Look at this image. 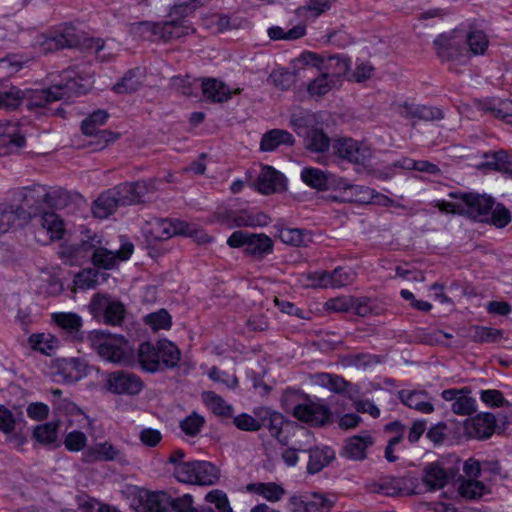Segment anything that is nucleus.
Here are the masks:
<instances>
[{
  "label": "nucleus",
  "mask_w": 512,
  "mask_h": 512,
  "mask_svg": "<svg viewBox=\"0 0 512 512\" xmlns=\"http://www.w3.org/2000/svg\"><path fill=\"white\" fill-rule=\"evenodd\" d=\"M171 316L165 309H160L145 316V323L153 330L169 329L172 321Z\"/></svg>",
  "instance_id": "0e129e2a"
},
{
  "label": "nucleus",
  "mask_w": 512,
  "mask_h": 512,
  "mask_svg": "<svg viewBox=\"0 0 512 512\" xmlns=\"http://www.w3.org/2000/svg\"><path fill=\"white\" fill-rule=\"evenodd\" d=\"M23 104V90L12 86L0 91V109L15 110Z\"/></svg>",
  "instance_id": "864d4df0"
},
{
  "label": "nucleus",
  "mask_w": 512,
  "mask_h": 512,
  "mask_svg": "<svg viewBox=\"0 0 512 512\" xmlns=\"http://www.w3.org/2000/svg\"><path fill=\"white\" fill-rule=\"evenodd\" d=\"M158 352V342L154 345L151 342L140 344L138 349V361L142 370L148 373L164 371Z\"/></svg>",
  "instance_id": "7c9ffc66"
},
{
  "label": "nucleus",
  "mask_w": 512,
  "mask_h": 512,
  "mask_svg": "<svg viewBox=\"0 0 512 512\" xmlns=\"http://www.w3.org/2000/svg\"><path fill=\"white\" fill-rule=\"evenodd\" d=\"M352 310L361 317L378 316L386 311V305L376 298H353Z\"/></svg>",
  "instance_id": "4c0bfd02"
},
{
  "label": "nucleus",
  "mask_w": 512,
  "mask_h": 512,
  "mask_svg": "<svg viewBox=\"0 0 512 512\" xmlns=\"http://www.w3.org/2000/svg\"><path fill=\"white\" fill-rule=\"evenodd\" d=\"M89 309L95 318L102 317L104 322L110 325H119L124 319V305L110 298L96 294L90 301Z\"/></svg>",
  "instance_id": "f3484780"
},
{
  "label": "nucleus",
  "mask_w": 512,
  "mask_h": 512,
  "mask_svg": "<svg viewBox=\"0 0 512 512\" xmlns=\"http://www.w3.org/2000/svg\"><path fill=\"white\" fill-rule=\"evenodd\" d=\"M303 398V402L291 407L295 418L312 426H323L331 422L332 414L325 404L315 402L306 395Z\"/></svg>",
  "instance_id": "dca6fc26"
},
{
  "label": "nucleus",
  "mask_w": 512,
  "mask_h": 512,
  "mask_svg": "<svg viewBox=\"0 0 512 512\" xmlns=\"http://www.w3.org/2000/svg\"><path fill=\"white\" fill-rule=\"evenodd\" d=\"M470 337L475 343H495L503 337V330L485 326H471Z\"/></svg>",
  "instance_id": "de8ad7c7"
},
{
  "label": "nucleus",
  "mask_w": 512,
  "mask_h": 512,
  "mask_svg": "<svg viewBox=\"0 0 512 512\" xmlns=\"http://www.w3.org/2000/svg\"><path fill=\"white\" fill-rule=\"evenodd\" d=\"M339 83L334 78L329 77L324 72L311 80L307 85V92L311 97H323L331 90L337 88Z\"/></svg>",
  "instance_id": "79ce46f5"
},
{
  "label": "nucleus",
  "mask_w": 512,
  "mask_h": 512,
  "mask_svg": "<svg viewBox=\"0 0 512 512\" xmlns=\"http://www.w3.org/2000/svg\"><path fill=\"white\" fill-rule=\"evenodd\" d=\"M58 422H48L35 427L33 438L44 445L54 444L57 440Z\"/></svg>",
  "instance_id": "603ef678"
},
{
  "label": "nucleus",
  "mask_w": 512,
  "mask_h": 512,
  "mask_svg": "<svg viewBox=\"0 0 512 512\" xmlns=\"http://www.w3.org/2000/svg\"><path fill=\"white\" fill-rule=\"evenodd\" d=\"M402 117L416 121H438L444 118L443 111L435 106L407 103L400 105Z\"/></svg>",
  "instance_id": "b1692460"
},
{
  "label": "nucleus",
  "mask_w": 512,
  "mask_h": 512,
  "mask_svg": "<svg viewBox=\"0 0 512 512\" xmlns=\"http://www.w3.org/2000/svg\"><path fill=\"white\" fill-rule=\"evenodd\" d=\"M465 45L469 50V55H482L488 48L489 41L483 31L473 30L464 33Z\"/></svg>",
  "instance_id": "8fccbe9b"
},
{
  "label": "nucleus",
  "mask_w": 512,
  "mask_h": 512,
  "mask_svg": "<svg viewBox=\"0 0 512 512\" xmlns=\"http://www.w3.org/2000/svg\"><path fill=\"white\" fill-rule=\"evenodd\" d=\"M373 443L374 440L368 433L350 437L345 441L341 455L350 460H363L366 458V449Z\"/></svg>",
  "instance_id": "cd10ccee"
},
{
  "label": "nucleus",
  "mask_w": 512,
  "mask_h": 512,
  "mask_svg": "<svg viewBox=\"0 0 512 512\" xmlns=\"http://www.w3.org/2000/svg\"><path fill=\"white\" fill-rule=\"evenodd\" d=\"M305 146L312 152H324L330 146V139L322 130L310 129L305 138Z\"/></svg>",
  "instance_id": "3c124183"
},
{
  "label": "nucleus",
  "mask_w": 512,
  "mask_h": 512,
  "mask_svg": "<svg viewBox=\"0 0 512 512\" xmlns=\"http://www.w3.org/2000/svg\"><path fill=\"white\" fill-rule=\"evenodd\" d=\"M159 184L160 181L154 179L126 182L117 187V192H153L162 189Z\"/></svg>",
  "instance_id": "bf43d9fd"
},
{
  "label": "nucleus",
  "mask_w": 512,
  "mask_h": 512,
  "mask_svg": "<svg viewBox=\"0 0 512 512\" xmlns=\"http://www.w3.org/2000/svg\"><path fill=\"white\" fill-rule=\"evenodd\" d=\"M319 381L322 386L328 388L335 393H341L346 390L351 384L344 380L341 376L321 373L318 375Z\"/></svg>",
  "instance_id": "69168bd1"
},
{
  "label": "nucleus",
  "mask_w": 512,
  "mask_h": 512,
  "mask_svg": "<svg viewBox=\"0 0 512 512\" xmlns=\"http://www.w3.org/2000/svg\"><path fill=\"white\" fill-rule=\"evenodd\" d=\"M378 491L386 496L411 495L421 493L418 479L411 475L401 477L385 476L378 482Z\"/></svg>",
  "instance_id": "6ab92c4d"
},
{
  "label": "nucleus",
  "mask_w": 512,
  "mask_h": 512,
  "mask_svg": "<svg viewBox=\"0 0 512 512\" xmlns=\"http://www.w3.org/2000/svg\"><path fill=\"white\" fill-rule=\"evenodd\" d=\"M139 512H168L171 495L164 491H141L138 496Z\"/></svg>",
  "instance_id": "5701e85b"
},
{
  "label": "nucleus",
  "mask_w": 512,
  "mask_h": 512,
  "mask_svg": "<svg viewBox=\"0 0 512 512\" xmlns=\"http://www.w3.org/2000/svg\"><path fill=\"white\" fill-rule=\"evenodd\" d=\"M202 400L206 406L216 415L222 417H231L233 407L227 404L224 399L213 391H205L202 393Z\"/></svg>",
  "instance_id": "a18cd8bd"
},
{
  "label": "nucleus",
  "mask_w": 512,
  "mask_h": 512,
  "mask_svg": "<svg viewBox=\"0 0 512 512\" xmlns=\"http://www.w3.org/2000/svg\"><path fill=\"white\" fill-rule=\"evenodd\" d=\"M301 179L310 188L317 191L329 189V181L327 175L318 168H304L301 171Z\"/></svg>",
  "instance_id": "49530a36"
},
{
  "label": "nucleus",
  "mask_w": 512,
  "mask_h": 512,
  "mask_svg": "<svg viewBox=\"0 0 512 512\" xmlns=\"http://www.w3.org/2000/svg\"><path fill=\"white\" fill-rule=\"evenodd\" d=\"M218 220L229 227H261L266 226L270 217L263 213H254L245 207L238 206L234 200H230L226 206H220L215 212Z\"/></svg>",
  "instance_id": "39448f33"
},
{
  "label": "nucleus",
  "mask_w": 512,
  "mask_h": 512,
  "mask_svg": "<svg viewBox=\"0 0 512 512\" xmlns=\"http://www.w3.org/2000/svg\"><path fill=\"white\" fill-rule=\"evenodd\" d=\"M201 88L206 99L214 103L227 102L233 93L227 84L214 78L204 79ZM240 91L236 89L234 93H240Z\"/></svg>",
  "instance_id": "c756f323"
},
{
  "label": "nucleus",
  "mask_w": 512,
  "mask_h": 512,
  "mask_svg": "<svg viewBox=\"0 0 512 512\" xmlns=\"http://www.w3.org/2000/svg\"><path fill=\"white\" fill-rule=\"evenodd\" d=\"M88 340L91 347L106 361L126 364L130 360L128 341L122 335L92 331Z\"/></svg>",
  "instance_id": "20e7f679"
},
{
  "label": "nucleus",
  "mask_w": 512,
  "mask_h": 512,
  "mask_svg": "<svg viewBox=\"0 0 512 512\" xmlns=\"http://www.w3.org/2000/svg\"><path fill=\"white\" fill-rule=\"evenodd\" d=\"M307 473L316 474L335 459V451L329 446H312L308 452Z\"/></svg>",
  "instance_id": "473e14b6"
},
{
  "label": "nucleus",
  "mask_w": 512,
  "mask_h": 512,
  "mask_svg": "<svg viewBox=\"0 0 512 512\" xmlns=\"http://www.w3.org/2000/svg\"><path fill=\"white\" fill-rule=\"evenodd\" d=\"M460 202H441L439 208L447 213L466 215L470 219L484 223L494 205V199L488 194H450Z\"/></svg>",
  "instance_id": "7ed1b4c3"
},
{
  "label": "nucleus",
  "mask_w": 512,
  "mask_h": 512,
  "mask_svg": "<svg viewBox=\"0 0 512 512\" xmlns=\"http://www.w3.org/2000/svg\"><path fill=\"white\" fill-rule=\"evenodd\" d=\"M90 261L95 267L102 269H113L118 263L116 254L103 246L96 250Z\"/></svg>",
  "instance_id": "052dcab7"
},
{
  "label": "nucleus",
  "mask_w": 512,
  "mask_h": 512,
  "mask_svg": "<svg viewBox=\"0 0 512 512\" xmlns=\"http://www.w3.org/2000/svg\"><path fill=\"white\" fill-rule=\"evenodd\" d=\"M397 396L401 403L418 412L429 414L434 411V406L431 403V397L425 390H408L403 389L398 391Z\"/></svg>",
  "instance_id": "a878e982"
},
{
  "label": "nucleus",
  "mask_w": 512,
  "mask_h": 512,
  "mask_svg": "<svg viewBox=\"0 0 512 512\" xmlns=\"http://www.w3.org/2000/svg\"><path fill=\"white\" fill-rule=\"evenodd\" d=\"M293 433H289L287 437V446L290 441L294 438L292 447L297 449L300 452H308V450L313 446L314 436L313 434L306 428L299 426L297 424V429L292 430Z\"/></svg>",
  "instance_id": "09e8293b"
},
{
  "label": "nucleus",
  "mask_w": 512,
  "mask_h": 512,
  "mask_svg": "<svg viewBox=\"0 0 512 512\" xmlns=\"http://www.w3.org/2000/svg\"><path fill=\"white\" fill-rule=\"evenodd\" d=\"M176 235L194 237L199 242H208V236L199 231L195 225L179 219H171L170 231L165 235L166 237H173Z\"/></svg>",
  "instance_id": "37998d69"
},
{
  "label": "nucleus",
  "mask_w": 512,
  "mask_h": 512,
  "mask_svg": "<svg viewBox=\"0 0 512 512\" xmlns=\"http://www.w3.org/2000/svg\"><path fill=\"white\" fill-rule=\"evenodd\" d=\"M219 469L211 462L191 460L183 464L178 471V481L186 484L211 486L219 480Z\"/></svg>",
  "instance_id": "9b49d317"
},
{
  "label": "nucleus",
  "mask_w": 512,
  "mask_h": 512,
  "mask_svg": "<svg viewBox=\"0 0 512 512\" xmlns=\"http://www.w3.org/2000/svg\"><path fill=\"white\" fill-rule=\"evenodd\" d=\"M250 187L258 192H283L287 190V178L272 166H263Z\"/></svg>",
  "instance_id": "412c9836"
},
{
  "label": "nucleus",
  "mask_w": 512,
  "mask_h": 512,
  "mask_svg": "<svg viewBox=\"0 0 512 512\" xmlns=\"http://www.w3.org/2000/svg\"><path fill=\"white\" fill-rule=\"evenodd\" d=\"M104 387L115 395L136 396L143 390L144 382L130 371L116 370L105 375Z\"/></svg>",
  "instance_id": "4468645a"
},
{
  "label": "nucleus",
  "mask_w": 512,
  "mask_h": 512,
  "mask_svg": "<svg viewBox=\"0 0 512 512\" xmlns=\"http://www.w3.org/2000/svg\"><path fill=\"white\" fill-rule=\"evenodd\" d=\"M246 489L248 492L260 495L272 503L280 501L286 495V490L275 482L250 483Z\"/></svg>",
  "instance_id": "c9c22d12"
},
{
  "label": "nucleus",
  "mask_w": 512,
  "mask_h": 512,
  "mask_svg": "<svg viewBox=\"0 0 512 512\" xmlns=\"http://www.w3.org/2000/svg\"><path fill=\"white\" fill-rule=\"evenodd\" d=\"M332 148L337 157L355 165L357 171L366 170L371 166L373 151L365 142L340 138L335 140Z\"/></svg>",
  "instance_id": "9d476101"
},
{
  "label": "nucleus",
  "mask_w": 512,
  "mask_h": 512,
  "mask_svg": "<svg viewBox=\"0 0 512 512\" xmlns=\"http://www.w3.org/2000/svg\"><path fill=\"white\" fill-rule=\"evenodd\" d=\"M171 219L155 218L150 221L146 228V233L155 240H166L170 237L165 235L170 231Z\"/></svg>",
  "instance_id": "680f3d73"
},
{
  "label": "nucleus",
  "mask_w": 512,
  "mask_h": 512,
  "mask_svg": "<svg viewBox=\"0 0 512 512\" xmlns=\"http://www.w3.org/2000/svg\"><path fill=\"white\" fill-rule=\"evenodd\" d=\"M198 508L193 505V498L190 494H184L180 497L171 496V506L168 512H197Z\"/></svg>",
  "instance_id": "774afa93"
},
{
  "label": "nucleus",
  "mask_w": 512,
  "mask_h": 512,
  "mask_svg": "<svg viewBox=\"0 0 512 512\" xmlns=\"http://www.w3.org/2000/svg\"><path fill=\"white\" fill-rule=\"evenodd\" d=\"M485 162L481 166L487 167L507 175L512 180V154L500 150L485 154Z\"/></svg>",
  "instance_id": "e433bc0d"
},
{
  "label": "nucleus",
  "mask_w": 512,
  "mask_h": 512,
  "mask_svg": "<svg viewBox=\"0 0 512 512\" xmlns=\"http://www.w3.org/2000/svg\"><path fill=\"white\" fill-rule=\"evenodd\" d=\"M511 222L510 211L500 203H495L488 213V219L484 223L493 225L497 228H504Z\"/></svg>",
  "instance_id": "6e6d98bb"
},
{
  "label": "nucleus",
  "mask_w": 512,
  "mask_h": 512,
  "mask_svg": "<svg viewBox=\"0 0 512 512\" xmlns=\"http://www.w3.org/2000/svg\"><path fill=\"white\" fill-rule=\"evenodd\" d=\"M454 474L444 469L439 462L428 463L422 473V484L427 491L442 489Z\"/></svg>",
  "instance_id": "4be33fe9"
},
{
  "label": "nucleus",
  "mask_w": 512,
  "mask_h": 512,
  "mask_svg": "<svg viewBox=\"0 0 512 512\" xmlns=\"http://www.w3.org/2000/svg\"><path fill=\"white\" fill-rule=\"evenodd\" d=\"M299 61L306 66L315 67L340 84V78L350 70V58L344 54L319 55L314 52H303Z\"/></svg>",
  "instance_id": "6e6552de"
},
{
  "label": "nucleus",
  "mask_w": 512,
  "mask_h": 512,
  "mask_svg": "<svg viewBox=\"0 0 512 512\" xmlns=\"http://www.w3.org/2000/svg\"><path fill=\"white\" fill-rule=\"evenodd\" d=\"M227 244L232 248L244 247L246 253L256 257H262L273 249V242L267 235L248 233L242 230L233 232L228 238Z\"/></svg>",
  "instance_id": "2eb2a0df"
},
{
  "label": "nucleus",
  "mask_w": 512,
  "mask_h": 512,
  "mask_svg": "<svg viewBox=\"0 0 512 512\" xmlns=\"http://www.w3.org/2000/svg\"><path fill=\"white\" fill-rule=\"evenodd\" d=\"M438 57L443 62L466 64L469 60V50L465 45L464 32L453 30L439 35L434 40Z\"/></svg>",
  "instance_id": "1a4fd4ad"
},
{
  "label": "nucleus",
  "mask_w": 512,
  "mask_h": 512,
  "mask_svg": "<svg viewBox=\"0 0 512 512\" xmlns=\"http://www.w3.org/2000/svg\"><path fill=\"white\" fill-rule=\"evenodd\" d=\"M294 142L295 139L290 132L282 129H272L262 136L260 149L265 152H271L281 145L292 146Z\"/></svg>",
  "instance_id": "72a5a7b5"
},
{
  "label": "nucleus",
  "mask_w": 512,
  "mask_h": 512,
  "mask_svg": "<svg viewBox=\"0 0 512 512\" xmlns=\"http://www.w3.org/2000/svg\"><path fill=\"white\" fill-rule=\"evenodd\" d=\"M508 424L506 415L499 414L496 417L490 412H482L469 420L466 429L470 436L483 440L490 438L495 432L503 433Z\"/></svg>",
  "instance_id": "ddd939ff"
},
{
  "label": "nucleus",
  "mask_w": 512,
  "mask_h": 512,
  "mask_svg": "<svg viewBox=\"0 0 512 512\" xmlns=\"http://www.w3.org/2000/svg\"><path fill=\"white\" fill-rule=\"evenodd\" d=\"M205 424V418L196 412H192L180 422L181 430L188 436L198 435Z\"/></svg>",
  "instance_id": "e2e57ef3"
},
{
  "label": "nucleus",
  "mask_w": 512,
  "mask_h": 512,
  "mask_svg": "<svg viewBox=\"0 0 512 512\" xmlns=\"http://www.w3.org/2000/svg\"><path fill=\"white\" fill-rule=\"evenodd\" d=\"M52 194H23L22 202L15 209L11 207L10 213L15 214L19 220L27 221L34 217L41 216L42 227L50 234L51 239H60L63 236L64 228L60 217L47 208L53 207Z\"/></svg>",
  "instance_id": "f03ea898"
},
{
  "label": "nucleus",
  "mask_w": 512,
  "mask_h": 512,
  "mask_svg": "<svg viewBox=\"0 0 512 512\" xmlns=\"http://www.w3.org/2000/svg\"><path fill=\"white\" fill-rule=\"evenodd\" d=\"M158 352H160L159 355L163 370L172 369L178 365L181 358V352L171 341L167 339L159 340Z\"/></svg>",
  "instance_id": "ea45409f"
},
{
  "label": "nucleus",
  "mask_w": 512,
  "mask_h": 512,
  "mask_svg": "<svg viewBox=\"0 0 512 512\" xmlns=\"http://www.w3.org/2000/svg\"><path fill=\"white\" fill-rule=\"evenodd\" d=\"M457 491L466 500H479L483 495L490 493L489 488L477 479H458Z\"/></svg>",
  "instance_id": "58836bf2"
},
{
  "label": "nucleus",
  "mask_w": 512,
  "mask_h": 512,
  "mask_svg": "<svg viewBox=\"0 0 512 512\" xmlns=\"http://www.w3.org/2000/svg\"><path fill=\"white\" fill-rule=\"evenodd\" d=\"M58 77L59 80L48 88L23 90V103L28 110L42 108L51 102L69 100L86 93L87 88L81 83V78L74 68L64 70Z\"/></svg>",
  "instance_id": "f257e3e1"
},
{
  "label": "nucleus",
  "mask_w": 512,
  "mask_h": 512,
  "mask_svg": "<svg viewBox=\"0 0 512 512\" xmlns=\"http://www.w3.org/2000/svg\"><path fill=\"white\" fill-rule=\"evenodd\" d=\"M269 79L281 90L290 89L296 82V74L288 70L273 71Z\"/></svg>",
  "instance_id": "338daca9"
},
{
  "label": "nucleus",
  "mask_w": 512,
  "mask_h": 512,
  "mask_svg": "<svg viewBox=\"0 0 512 512\" xmlns=\"http://www.w3.org/2000/svg\"><path fill=\"white\" fill-rule=\"evenodd\" d=\"M323 198L328 202L379 204L384 206L393 204V201L386 194H328Z\"/></svg>",
  "instance_id": "2f4dec72"
},
{
  "label": "nucleus",
  "mask_w": 512,
  "mask_h": 512,
  "mask_svg": "<svg viewBox=\"0 0 512 512\" xmlns=\"http://www.w3.org/2000/svg\"><path fill=\"white\" fill-rule=\"evenodd\" d=\"M441 397L451 402V410L456 415L469 416L477 409V402L468 387L445 389L441 392Z\"/></svg>",
  "instance_id": "aec40b11"
},
{
  "label": "nucleus",
  "mask_w": 512,
  "mask_h": 512,
  "mask_svg": "<svg viewBox=\"0 0 512 512\" xmlns=\"http://www.w3.org/2000/svg\"><path fill=\"white\" fill-rule=\"evenodd\" d=\"M394 166L406 170H415L432 176H437L441 174V169L439 168V166L428 160H414L412 158L404 157L396 161L394 163Z\"/></svg>",
  "instance_id": "c03bdc74"
},
{
  "label": "nucleus",
  "mask_w": 512,
  "mask_h": 512,
  "mask_svg": "<svg viewBox=\"0 0 512 512\" xmlns=\"http://www.w3.org/2000/svg\"><path fill=\"white\" fill-rule=\"evenodd\" d=\"M109 115L105 110H97L85 118L81 123V131L87 136H93L99 130L98 127L105 124Z\"/></svg>",
  "instance_id": "5fc2aeb1"
},
{
  "label": "nucleus",
  "mask_w": 512,
  "mask_h": 512,
  "mask_svg": "<svg viewBox=\"0 0 512 512\" xmlns=\"http://www.w3.org/2000/svg\"><path fill=\"white\" fill-rule=\"evenodd\" d=\"M130 33L142 40H170L181 37L183 26L180 20H171L164 22L141 21L132 23L129 29Z\"/></svg>",
  "instance_id": "0eeeda50"
},
{
  "label": "nucleus",
  "mask_w": 512,
  "mask_h": 512,
  "mask_svg": "<svg viewBox=\"0 0 512 512\" xmlns=\"http://www.w3.org/2000/svg\"><path fill=\"white\" fill-rule=\"evenodd\" d=\"M0 138L7 139L8 149L12 152L26 144L23 125L18 121L0 120Z\"/></svg>",
  "instance_id": "c85d7f7f"
},
{
  "label": "nucleus",
  "mask_w": 512,
  "mask_h": 512,
  "mask_svg": "<svg viewBox=\"0 0 512 512\" xmlns=\"http://www.w3.org/2000/svg\"><path fill=\"white\" fill-rule=\"evenodd\" d=\"M145 194H124L119 198L110 196V194H100L94 201L92 212L98 219H105L111 215L118 206L143 204L147 200L143 198Z\"/></svg>",
  "instance_id": "a211bd4d"
},
{
  "label": "nucleus",
  "mask_w": 512,
  "mask_h": 512,
  "mask_svg": "<svg viewBox=\"0 0 512 512\" xmlns=\"http://www.w3.org/2000/svg\"><path fill=\"white\" fill-rule=\"evenodd\" d=\"M80 43L81 35L79 31L70 24H64L48 33L40 34L35 39V45L42 54H48L60 49L74 48L80 45Z\"/></svg>",
  "instance_id": "423d86ee"
},
{
  "label": "nucleus",
  "mask_w": 512,
  "mask_h": 512,
  "mask_svg": "<svg viewBox=\"0 0 512 512\" xmlns=\"http://www.w3.org/2000/svg\"><path fill=\"white\" fill-rule=\"evenodd\" d=\"M84 459L86 462L92 463L96 461H124V454L120 449L110 442H99L85 450Z\"/></svg>",
  "instance_id": "bb28decb"
},
{
  "label": "nucleus",
  "mask_w": 512,
  "mask_h": 512,
  "mask_svg": "<svg viewBox=\"0 0 512 512\" xmlns=\"http://www.w3.org/2000/svg\"><path fill=\"white\" fill-rule=\"evenodd\" d=\"M255 416L258 417L259 430L261 428L268 429L270 435L275 438L281 445L287 446V437L292 430L297 429V423L284 418V416L267 407H260L254 410Z\"/></svg>",
  "instance_id": "f8f14e48"
},
{
  "label": "nucleus",
  "mask_w": 512,
  "mask_h": 512,
  "mask_svg": "<svg viewBox=\"0 0 512 512\" xmlns=\"http://www.w3.org/2000/svg\"><path fill=\"white\" fill-rule=\"evenodd\" d=\"M52 320L57 324L64 334L73 341L83 339L82 318L73 312H58L52 314Z\"/></svg>",
  "instance_id": "393cba45"
},
{
  "label": "nucleus",
  "mask_w": 512,
  "mask_h": 512,
  "mask_svg": "<svg viewBox=\"0 0 512 512\" xmlns=\"http://www.w3.org/2000/svg\"><path fill=\"white\" fill-rule=\"evenodd\" d=\"M306 34V28L304 25H296L285 31L279 26H272L268 29V35L272 40H296L303 37Z\"/></svg>",
  "instance_id": "4d7b16f0"
},
{
  "label": "nucleus",
  "mask_w": 512,
  "mask_h": 512,
  "mask_svg": "<svg viewBox=\"0 0 512 512\" xmlns=\"http://www.w3.org/2000/svg\"><path fill=\"white\" fill-rule=\"evenodd\" d=\"M29 342L33 349L40 351L45 355H51L57 346V339L50 334H32Z\"/></svg>",
  "instance_id": "13d9d810"
},
{
  "label": "nucleus",
  "mask_w": 512,
  "mask_h": 512,
  "mask_svg": "<svg viewBox=\"0 0 512 512\" xmlns=\"http://www.w3.org/2000/svg\"><path fill=\"white\" fill-rule=\"evenodd\" d=\"M142 73L139 68L131 69L113 86L118 94L133 93L142 86Z\"/></svg>",
  "instance_id": "a19ab883"
},
{
  "label": "nucleus",
  "mask_w": 512,
  "mask_h": 512,
  "mask_svg": "<svg viewBox=\"0 0 512 512\" xmlns=\"http://www.w3.org/2000/svg\"><path fill=\"white\" fill-rule=\"evenodd\" d=\"M83 262L89 261L96 250L102 247L101 237L90 229L81 231L80 241L76 244Z\"/></svg>",
  "instance_id": "f704fd0d"
}]
</instances>
